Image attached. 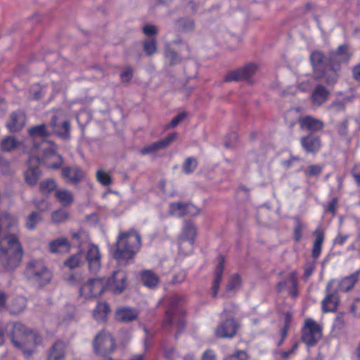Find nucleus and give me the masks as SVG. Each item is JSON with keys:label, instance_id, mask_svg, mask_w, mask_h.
<instances>
[{"label": "nucleus", "instance_id": "nucleus-1", "mask_svg": "<svg viewBox=\"0 0 360 360\" xmlns=\"http://www.w3.org/2000/svg\"><path fill=\"white\" fill-rule=\"evenodd\" d=\"M5 335L11 338L15 347L20 349H22L27 343L38 345L41 340L38 334L20 323L10 322L5 324L0 321V346L5 342Z\"/></svg>", "mask_w": 360, "mask_h": 360}, {"label": "nucleus", "instance_id": "nucleus-2", "mask_svg": "<svg viewBox=\"0 0 360 360\" xmlns=\"http://www.w3.org/2000/svg\"><path fill=\"white\" fill-rule=\"evenodd\" d=\"M141 246V236L134 229L120 231L117 237L113 257L120 263L127 262L134 259Z\"/></svg>", "mask_w": 360, "mask_h": 360}, {"label": "nucleus", "instance_id": "nucleus-3", "mask_svg": "<svg viewBox=\"0 0 360 360\" xmlns=\"http://www.w3.org/2000/svg\"><path fill=\"white\" fill-rule=\"evenodd\" d=\"M109 287V281L105 277L89 278L79 288V295L86 299L101 295Z\"/></svg>", "mask_w": 360, "mask_h": 360}, {"label": "nucleus", "instance_id": "nucleus-4", "mask_svg": "<svg viewBox=\"0 0 360 360\" xmlns=\"http://www.w3.org/2000/svg\"><path fill=\"white\" fill-rule=\"evenodd\" d=\"M322 338V327L312 319H307L302 328L301 340L308 347H314Z\"/></svg>", "mask_w": 360, "mask_h": 360}, {"label": "nucleus", "instance_id": "nucleus-5", "mask_svg": "<svg viewBox=\"0 0 360 360\" xmlns=\"http://www.w3.org/2000/svg\"><path fill=\"white\" fill-rule=\"evenodd\" d=\"M27 276L33 279L41 286L48 284L51 279V273L41 260L30 262L27 266Z\"/></svg>", "mask_w": 360, "mask_h": 360}, {"label": "nucleus", "instance_id": "nucleus-6", "mask_svg": "<svg viewBox=\"0 0 360 360\" xmlns=\"http://www.w3.org/2000/svg\"><path fill=\"white\" fill-rule=\"evenodd\" d=\"M352 53L347 44L340 45L335 51H331L328 56V66L331 71L339 72L342 64H347L350 60Z\"/></svg>", "mask_w": 360, "mask_h": 360}, {"label": "nucleus", "instance_id": "nucleus-7", "mask_svg": "<svg viewBox=\"0 0 360 360\" xmlns=\"http://www.w3.org/2000/svg\"><path fill=\"white\" fill-rule=\"evenodd\" d=\"M115 340L112 337L103 331L98 333L93 342L94 352L99 356H106L115 349Z\"/></svg>", "mask_w": 360, "mask_h": 360}, {"label": "nucleus", "instance_id": "nucleus-8", "mask_svg": "<svg viewBox=\"0 0 360 360\" xmlns=\"http://www.w3.org/2000/svg\"><path fill=\"white\" fill-rule=\"evenodd\" d=\"M40 163L41 159L39 156L30 155L27 160L28 169L25 172V179L26 183L30 186L36 185L41 175V172L39 169Z\"/></svg>", "mask_w": 360, "mask_h": 360}, {"label": "nucleus", "instance_id": "nucleus-9", "mask_svg": "<svg viewBox=\"0 0 360 360\" xmlns=\"http://www.w3.org/2000/svg\"><path fill=\"white\" fill-rule=\"evenodd\" d=\"M85 260L91 273H97L101 266V254L98 245L91 243L85 253Z\"/></svg>", "mask_w": 360, "mask_h": 360}, {"label": "nucleus", "instance_id": "nucleus-10", "mask_svg": "<svg viewBox=\"0 0 360 360\" xmlns=\"http://www.w3.org/2000/svg\"><path fill=\"white\" fill-rule=\"evenodd\" d=\"M257 70V66L253 63H249L242 68L229 72L225 76V82H238L246 80L252 77Z\"/></svg>", "mask_w": 360, "mask_h": 360}, {"label": "nucleus", "instance_id": "nucleus-11", "mask_svg": "<svg viewBox=\"0 0 360 360\" xmlns=\"http://www.w3.org/2000/svg\"><path fill=\"white\" fill-rule=\"evenodd\" d=\"M196 234L197 230L193 224L190 221H185L182 228L181 234L178 238L179 250L182 251V248L186 242H188L190 246L193 248Z\"/></svg>", "mask_w": 360, "mask_h": 360}, {"label": "nucleus", "instance_id": "nucleus-12", "mask_svg": "<svg viewBox=\"0 0 360 360\" xmlns=\"http://www.w3.org/2000/svg\"><path fill=\"white\" fill-rule=\"evenodd\" d=\"M238 326L234 319H226L216 328L215 335L219 338H231L236 335Z\"/></svg>", "mask_w": 360, "mask_h": 360}, {"label": "nucleus", "instance_id": "nucleus-13", "mask_svg": "<svg viewBox=\"0 0 360 360\" xmlns=\"http://www.w3.org/2000/svg\"><path fill=\"white\" fill-rule=\"evenodd\" d=\"M109 281L108 290L112 291L114 294L122 293L127 287V276L125 272L117 270L113 272L112 277L106 278Z\"/></svg>", "mask_w": 360, "mask_h": 360}, {"label": "nucleus", "instance_id": "nucleus-14", "mask_svg": "<svg viewBox=\"0 0 360 360\" xmlns=\"http://www.w3.org/2000/svg\"><path fill=\"white\" fill-rule=\"evenodd\" d=\"M333 281H330L327 286L326 290L329 291ZM340 299L338 291L328 292L321 302L322 311L323 313H333L336 311L339 304Z\"/></svg>", "mask_w": 360, "mask_h": 360}, {"label": "nucleus", "instance_id": "nucleus-15", "mask_svg": "<svg viewBox=\"0 0 360 360\" xmlns=\"http://www.w3.org/2000/svg\"><path fill=\"white\" fill-rule=\"evenodd\" d=\"M176 136L177 133L169 134L165 139L144 146L140 150V153L142 155H146L154 153L160 150H164L171 144Z\"/></svg>", "mask_w": 360, "mask_h": 360}, {"label": "nucleus", "instance_id": "nucleus-16", "mask_svg": "<svg viewBox=\"0 0 360 360\" xmlns=\"http://www.w3.org/2000/svg\"><path fill=\"white\" fill-rule=\"evenodd\" d=\"M300 144L307 153L316 154L321 148V140L320 136L313 134H308L300 139Z\"/></svg>", "mask_w": 360, "mask_h": 360}, {"label": "nucleus", "instance_id": "nucleus-17", "mask_svg": "<svg viewBox=\"0 0 360 360\" xmlns=\"http://www.w3.org/2000/svg\"><path fill=\"white\" fill-rule=\"evenodd\" d=\"M62 176L72 184H77L85 179V173L78 166L64 167L61 169Z\"/></svg>", "mask_w": 360, "mask_h": 360}, {"label": "nucleus", "instance_id": "nucleus-18", "mask_svg": "<svg viewBox=\"0 0 360 360\" xmlns=\"http://www.w3.org/2000/svg\"><path fill=\"white\" fill-rule=\"evenodd\" d=\"M310 61L316 79H321L325 75V56L320 51H314L310 55Z\"/></svg>", "mask_w": 360, "mask_h": 360}, {"label": "nucleus", "instance_id": "nucleus-19", "mask_svg": "<svg viewBox=\"0 0 360 360\" xmlns=\"http://www.w3.org/2000/svg\"><path fill=\"white\" fill-rule=\"evenodd\" d=\"M298 123L300 129L310 132L321 131L324 127V123L321 120L315 118L311 115L300 117Z\"/></svg>", "mask_w": 360, "mask_h": 360}, {"label": "nucleus", "instance_id": "nucleus-20", "mask_svg": "<svg viewBox=\"0 0 360 360\" xmlns=\"http://www.w3.org/2000/svg\"><path fill=\"white\" fill-rule=\"evenodd\" d=\"M169 208L173 214H176L180 217H183L186 214L195 216L200 212V210L193 204L183 203L181 202L170 203Z\"/></svg>", "mask_w": 360, "mask_h": 360}, {"label": "nucleus", "instance_id": "nucleus-21", "mask_svg": "<svg viewBox=\"0 0 360 360\" xmlns=\"http://www.w3.org/2000/svg\"><path fill=\"white\" fill-rule=\"evenodd\" d=\"M57 116L53 115L50 125L53 129L54 134L63 140L70 138V122L68 120L63 121L60 124H57Z\"/></svg>", "mask_w": 360, "mask_h": 360}, {"label": "nucleus", "instance_id": "nucleus-22", "mask_svg": "<svg viewBox=\"0 0 360 360\" xmlns=\"http://www.w3.org/2000/svg\"><path fill=\"white\" fill-rule=\"evenodd\" d=\"M25 115L22 111L13 112L6 124V127L11 132H17L21 130L25 124Z\"/></svg>", "mask_w": 360, "mask_h": 360}, {"label": "nucleus", "instance_id": "nucleus-23", "mask_svg": "<svg viewBox=\"0 0 360 360\" xmlns=\"http://www.w3.org/2000/svg\"><path fill=\"white\" fill-rule=\"evenodd\" d=\"M312 235L315 237V240L312 245L311 257L314 260L316 261L321 255L325 240V232L321 228L319 227L314 231Z\"/></svg>", "mask_w": 360, "mask_h": 360}, {"label": "nucleus", "instance_id": "nucleus-24", "mask_svg": "<svg viewBox=\"0 0 360 360\" xmlns=\"http://www.w3.org/2000/svg\"><path fill=\"white\" fill-rule=\"evenodd\" d=\"M72 245L65 237H59L49 243V249L51 253H67L71 249Z\"/></svg>", "mask_w": 360, "mask_h": 360}, {"label": "nucleus", "instance_id": "nucleus-25", "mask_svg": "<svg viewBox=\"0 0 360 360\" xmlns=\"http://www.w3.org/2000/svg\"><path fill=\"white\" fill-rule=\"evenodd\" d=\"M359 276L360 269L355 271L351 275L344 277L338 283V288L336 291L344 292L350 291L359 281Z\"/></svg>", "mask_w": 360, "mask_h": 360}, {"label": "nucleus", "instance_id": "nucleus-26", "mask_svg": "<svg viewBox=\"0 0 360 360\" xmlns=\"http://www.w3.org/2000/svg\"><path fill=\"white\" fill-rule=\"evenodd\" d=\"M225 259L223 255H219V262L214 270V278L212 286V296H217L220 283L221 282L222 276L224 271Z\"/></svg>", "mask_w": 360, "mask_h": 360}, {"label": "nucleus", "instance_id": "nucleus-27", "mask_svg": "<svg viewBox=\"0 0 360 360\" xmlns=\"http://www.w3.org/2000/svg\"><path fill=\"white\" fill-rule=\"evenodd\" d=\"M329 95V91L324 86L319 84L312 91L311 100L314 105L321 106L328 100Z\"/></svg>", "mask_w": 360, "mask_h": 360}, {"label": "nucleus", "instance_id": "nucleus-28", "mask_svg": "<svg viewBox=\"0 0 360 360\" xmlns=\"http://www.w3.org/2000/svg\"><path fill=\"white\" fill-rule=\"evenodd\" d=\"M186 321L184 316H166L163 322V328L169 329L171 328H176L177 333L175 334V338H178L179 334L185 328Z\"/></svg>", "mask_w": 360, "mask_h": 360}, {"label": "nucleus", "instance_id": "nucleus-29", "mask_svg": "<svg viewBox=\"0 0 360 360\" xmlns=\"http://www.w3.org/2000/svg\"><path fill=\"white\" fill-rule=\"evenodd\" d=\"M66 354V345L64 342L58 340L51 347L48 360H65Z\"/></svg>", "mask_w": 360, "mask_h": 360}, {"label": "nucleus", "instance_id": "nucleus-30", "mask_svg": "<svg viewBox=\"0 0 360 360\" xmlns=\"http://www.w3.org/2000/svg\"><path fill=\"white\" fill-rule=\"evenodd\" d=\"M27 132L30 138L32 139L39 138L43 141L52 135V132L45 124L33 126L28 129Z\"/></svg>", "mask_w": 360, "mask_h": 360}, {"label": "nucleus", "instance_id": "nucleus-31", "mask_svg": "<svg viewBox=\"0 0 360 360\" xmlns=\"http://www.w3.org/2000/svg\"><path fill=\"white\" fill-rule=\"evenodd\" d=\"M140 277L143 284L148 288H156L160 282L158 276L151 270L141 271Z\"/></svg>", "mask_w": 360, "mask_h": 360}, {"label": "nucleus", "instance_id": "nucleus-32", "mask_svg": "<svg viewBox=\"0 0 360 360\" xmlns=\"http://www.w3.org/2000/svg\"><path fill=\"white\" fill-rule=\"evenodd\" d=\"M56 200L63 207L70 206L74 201V195L68 189H59L55 193Z\"/></svg>", "mask_w": 360, "mask_h": 360}, {"label": "nucleus", "instance_id": "nucleus-33", "mask_svg": "<svg viewBox=\"0 0 360 360\" xmlns=\"http://www.w3.org/2000/svg\"><path fill=\"white\" fill-rule=\"evenodd\" d=\"M42 219L43 218L39 212H32L26 217L25 226L28 230L33 231Z\"/></svg>", "mask_w": 360, "mask_h": 360}, {"label": "nucleus", "instance_id": "nucleus-34", "mask_svg": "<svg viewBox=\"0 0 360 360\" xmlns=\"http://www.w3.org/2000/svg\"><path fill=\"white\" fill-rule=\"evenodd\" d=\"M83 262V253L79 251L69 257L64 262V265L70 269H74L80 266Z\"/></svg>", "mask_w": 360, "mask_h": 360}, {"label": "nucleus", "instance_id": "nucleus-35", "mask_svg": "<svg viewBox=\"0 0 360 360\" xmlns=\"http://www.w3.org/2000/svg\"><path fill=\"white\" fill-rule=\"evenodd\" d=\"M288 281L290 282L291 285L288 288V292L290 296L295 299L298 296V281L296 271L290 272L288 276Z\"/></svg>", "mask_w": 360, "mask_h": 360}, {"label": "nucleus", "instance_id": "nucleus-36", "mask_svg": "<svg viewBox=\"0 0 360 360\" xmlns=\"http://www.w3.org/2000/svg\"><path fill=\"white\" fill-rule=\"evenodd\" d=\"M57 183L52 179H47L42 181L39 184V191L45 195H49L52 191L57 188Z\"/></svg>", "mask_w": 360, "mask_h": 360}, {"label": "nucleus", "instance_id": "nucleus-37", "mask_svg": "<svg viewBox=\"0 0 360 360\" xmlns=\"http://www.w3.org/2000/svg\"><path fill=\"white\" fill-rule=\"evenodd\" d=\"M298 108H291L285 112L284 120L286 124H288L290 128L293 127L298 122L300 117H298Z\"/></svg>", "mask_w": 360, "mask_h": 360}, {"label": "nucleus", "instance_id": "nucleus-38", "mask_svg": "<svg viewBox=\"0 0 360 360\" xmlns=\"http://www.w3.org/2000/svg\"><path fill=\"white\" fill-rule=\"evenodd\" d=\"M19 145V142L13 136H7L4 139L0 144L1 149L3 151H11L16 148Z\"/></svg>", "mask_w": 360, "mask_h": 360}, {"label": "nucleus", "instance_id": "nucleus-39", "mask_svg": "<svg viewBox=\"0 0 360 360\" xmlns=\"http://www.w3.org/2000/svg\"><path fill=\"white\" fill-rule=\"evenodd\" d=\"M198 165V162L195 158H187L182 165L183 172L186 174H190L193 173L196 169Z\"/></svg>", "mask_w": 360, "mask_h": 360}, {"label": "nucleus", "instance_id": "nucleus-40", "mask_svg": "<svg viewBox=\"0 0 360 360\" xmlns=\"http://www.w3.org/2000/svg\"><path fill=\"white\" fill-rule=\"evenodd\" d=\"M69 217V213L62 209L55 210L51 213V219L54 224H60L65 221Z\"/></svg>", "mask_w": 360, "mask_h": 360}, {"label": "nucleus", "instance_id": "nucleus-41", "mask_svg": "<svg viewBox=\"0 0 360 360\" xmlns=\"http://www.w3.org/2000/svg\"><path fill=\"white\" fill-rule=\"evenodd\" d=\"M96 180L104 186H108L112 184V179L111 176L101 169H99L96 172Z\"/></svg>", "mask_w": 360, "mask_h": 360}, {"label": "nucleus", "instance_id": "nucleus-42", "mask_svg": "<svg viewBox=\"0 0 360 360\" xmlns=\"http://www.w3.org/2000/svg\"><path fill=\"white\" fill-rule=\"evenodd\" d=\"M241 285V278L238 274H235L231 276L226 285V290L231 291L239 288Z\"/></svg>", "mask_w": 360, "mask_h": 360}, {"label": "nucleus", "instance_id": "nucleus-43", "mask_svg": "<svg viewBox=\"0 0 360 360\" xmlns=\"http://www.w3.org/2000/svg\"><path fill=\"white\" fill-rule=\"evenodd\" d=\"M143 50L148 56H151L157 51V41L155 39L146 40L143 42Z\"/></svg>", "mask_w": 360, "mask_h": 360}, {"label": "nucleus", "instance_id": "nucleus-44", "mask_svg": "<svg viewBox=\"0 0 360 360\" xmlns=\"http://www.w3.org/2000/svg\"><path fill=\"white\" fill-rule=\"evenodd\" d=\"M110 312V308L106 302H98L94 309V315H108Z\"/></svg>", "mask_w": 360, "mask_h": 360}, {"label": "nucleus", "instance_id": "nucleus-45", "mask_svg": "<svg viewBox=\"0 0 360 360\" xmlns=\"http://www.w3.org/2000/svg\"><path fill=\"white\" fill-rule=\"evenodd\" d=\"M323 171V167L319 165H311L308 168L304 171L306 176H318Z\"/></svg>", "mask_w": 360, "mask_h": 360}, {"label": "nucleus", "instance_id": "nucleus-46", "mask_svg": "<svg viewBox=\"0 0 360 360\" xmlns=\"http://www.w3.org/2000/svg\"><path fill=\"white\" fill-rule=\"evenodd\" d=\"M304 225L298 219L293 229V238L295 243H299L302 238Z\"/></svg>", "mask_w": 360, "mask_h": 360}, {"label": "nucleus", "instance_id": "nucleus-47", "mask_svg": "<svg viewBox=\"0 0 360 360\" xmlns=\"http://www.w3.org/2000/svg\"><path fill=\"white\" fill-rule=\"evenodd\" d=\"M316 269V260L306 264L304 267V275L303 278L305 281H307L309 278L313 274Z\"/></svg>", "mask_w": 360, "mask_h": 360}, {"label": "nucleus", "instance_id": "nucleus-48", "mask_svg": "<svg viewBox=\"0 0 360 360\" xmlns=\"http://www.w3.org/2000/svg\"><path fill=\"white\" fill-rule=\"evenodd\" d=\"M330 109L334 112L345 111V102L343 100H335L332 102L330 105Z\"/></svg>", "mask_w": 360, "mask_h": 360}, {"label": "nucleus", "instance_id": "nucleus-49", "mask_svg": "<svg viewBox=\"0 0 360 360\" xmlns=\"http://www.w3.org/2000/svg\"><path fill=\"white\" fill-rule=\"evenodd\" d=\"M138 311L135 308L129 307H121L116 311L115 315H137Z\"/></svg>", "mask_w": 360, "mask_h": 360}, {"label": "nucleus", "instance_id": "nucleus-50", "mask_svg": "<svg viewBox=\"0 0 360 360\" xmlns=\"http://www.w3.org/2000/svg\"><path fill=\"white\" fill-rule=\"evenodd\" d=\"M335 129L338 134L340 136H344L347 135L348 130V121L347 120H345L339 122L338 124H337Z\"/></svg>", "mask_w": 360, "mask_h": 360}, {"label": "nucleus", "instance_id": "nucleus-51", "mask_svg": "<svg viewBox=\"0 0 360 360\" xmlns=\"http://www.w3.org/2000/svg\"><path fill=\"white\" fill-rule=\"evenodd\" d=\"M187 116V113L185 112H181L178 114L176 116H175L169 125L166 127V129H169L170 127H176L180 122H181Z\"/></svg>", "mask_w": 360, "mask_h": 360}, {"label": "nucleus", "instance_id": "nucleus-52", "mask_svg": "<svg viewBox=\"0 0 360 360\" xmlns=\"http://www.w3.org/2000/svg\"><path fill=\"white\" fill-rule=\"evenodd\" d=\"M133 77V70L131 67H127L120 74L122 82H129Z\"/></svg>", "mask_w": 360, "mask_h": 360}, {"label": "nucleus", "instance_id": "nucleus-53", "mask_svg": "<svg viewBox=\"0 0 360 360\" xmlns=\"http://www.w3.org/2000/svg\"><path fill=\"white\" fill-rule=\"evenodd\" d=\"M83 280L82 274L80 273L72 274L67 279L70 284L73 285H79Z\"/></svg>", "mask_w": 360, "mask_h": 360}, {"label": "nucleus", "instance_id": "nucleus-54", "mask_svg": "<svg viewBox=\"0 0 360 360\" xmlns=\"http://www.w3.org/2000/svg\"><path fill=\"white\" fill-rule=\"evenodd\" d=\"M248 356L243 350L237 351L235 354L230 355L225 360H247Z\"/></svg>", "mask_w": 360, "mask_h": 360}, {"label": "nucleus", "instance_id": "nucleus-55", "mask_svg": "<svg viewBox=\"0 0 360 360\" xmlns=\"http://www.w3.org/2000/svg\"><path fill=\"white\" fill-rule=\"evenodd\" d=\"M338 198H333L328 204L325 209V212L335 214L338 207Z\"/></svg>", "mask_w": 360, "mask_h": 360}, {"label": "nucleus", "instance_id": "nucleus-56", "mask_svg": "<svg viewBox=\"0 0 360 360\" xmlns=\"http://www.w3.org/2000/svg\"><path fill=\"white\" fill-rule=\"evenodd\" d=\"M351 174L355 182L360 185V163L355 164L353 166Z\"/></svg>", "mask_w": 360, "mask_h": 360}, {"label": "nucleus", "instance_id": "nucleus-57", "mask_svg": "<svg viewBox=\"0 0 360 360\" xmlns=\"http://www.w3.org/2000/svg\"><path fill=\"white\" fill-rule=\"evenodd\" d=\"M186 272L184 271H180L179 272L176 273L174 275L172 283L176 284V283H181L184 282L186 279Z\"/></svg>", "mask_w": 360, "mask_h": 360}, {"label": "nucleus", "instance_id": "nucleus-58", "mask_svg": "<svg viewBox=\"0 0 360 360\" xmlns=\"http://www.w3.org/2000/svg\"><path fill=\"white\" fill-rule=\"evenodd\" d=\"M333 73L331 75H328L327 72L325 70V75L322 77H325L326 82L328 84H333L336 82L337 79L338 77V72L332 71Z\"/></svg>", "mask_w": 360, "mask_h": 360}, {"label": "nucleus", "instance_id": "nucleus-59", "mask_svg": "<svg viewBox=\"0 0 360 360\" xmlns=\"http://www.w3.org/2000/svg\"><path fill=\"white\" fill-rule=\"evenodd\" d=\"M300 159L297 156H290L288 160H284L281 162L282 166L285 169H290L295 162L299 161Z\"/></svg>", "mask_w": 360, "mask_h": 360}, {"label": "nucleus", "instance_id": "nucleus-60", "mask_svg": "<svg viewBox=\"0 0 360 360\" xmlns=\"http://www.w3.org/2000/svg\"><path fill=\"white\" fill-rule=\"evenodd\" d=\"M143 32L148 37L154 36L158 31L156 27L152 25H146L143 27Z\"/></svg>", "mask_w": 360, "mask_h": 360}, {"label": "nucleus", "instance_id": "nucleus-61", "mask_svg": "<svg viewBox=\"0 0 360 360\" xmlns=\"http://www.w3.org/2000/svg\"><path fill=\"white\" fill-rule=\"evenodd\" d=\"M290 321H291V316H285L284 326L281 329V335L283 338V339H285L288 334Z\"/></svg>", "mask_w": 360, "mask_h": 360}, {"label": "nucleus", "instance_id": "nucleus-62", "mask_svg": "<svg viewBox=\"0 0 360 360\" xmlns=\"http://www.w3.org/2000/svg\"><path fill=\"white\" fill-rule=\"evenodd\" d=\"M165 356L167 360H175L176 351L174 348L165 349Z\"/></svg>", "mask_w": 360, "mask_h": 360}, {"label": "nucleus", "instance_id": "nucleus-63", "mask_svg": "<svg viewBox=\"0 0 360 360\" xmlns=\"http://www.w3.org/2000/svg\"><path fill=\"white\" fill-rule=\"evenodd\" d=\"M345 326V321L342 316H336L334 323L333 328L337 330H341Z\"/></svg>", "mask_w": 360, "mask_h": 360}, {"label": "nucleus", "instance_id": "nucleus-64", "mask_svg": "<svg viewBox=\"0 0 360 360\" xmlns=\"http://www.w3.org/2000/svg\"><path fill=\"white\" fill-rule=\"evenodd\" d=\"M215 354L212 350H207L204 352L202 360H216Z\"/></svg>", "mask_w": 360, "mask_h": 360}]
</instances>
